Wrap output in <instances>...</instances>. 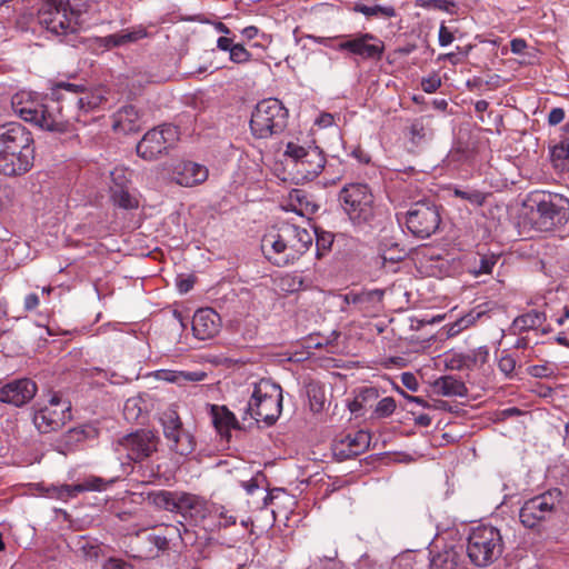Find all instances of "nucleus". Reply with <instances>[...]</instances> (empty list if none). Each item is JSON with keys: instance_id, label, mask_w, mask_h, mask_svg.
Here are the masks:
<instances>
[{"instance_id": "nucleus-41", "label": "nucleus", "mask_w": 569, "mask_h": 569, "mask_svg": "<svg viewBox=\"0 0 569 569\" xmlns=\"http://www.w3.org/2000/svg\"><path fill=\"white\" fill-rule=\"evenodd\" d=\"M308 397L311 410L313 412H320L323 409L326 402L323 392L319 388L311 386L308 389Z\"/></svg>"}, {"instance_id": "nucleus-27", "label": "nucleus", "mask_w": 569, "mask_h": 569, "mask_svg": "<svg viewBox=\"0 0 569 569\" xmlns=\"http://www.w3.org/2000/svg\"><path fill=\"white\" fill-rule=\"evenodd\" d=\"M435 391L443 397H465L468 389L463 381L453 376H442L433 382Z\"/></svg>"}, {"instance_id": "nucleus-61", "label": "nucleus", "mask_w": 569, "mask_h": 569, "mask_svg": "<svg viewBox=\"0 0 569 569\" xmlns=\"http://www.w3.org/2000/svg\"><path fill=\"white\" fill-rule=\"evenodd\" d=\"M150 541L153 542V545L160 550L167 549L169 545L167 537L159 535L151 536Z\"/></svg>"}, {"instance_id": "nucleus-38", "label": "nucleus", "mask_w": 569, "mask_h": 569, "mask_svg": "<svg viewBox=\"0 0 569 569\" xmlns=\"http://www.w3.org/2000/svg\"><path fill=\"white\" fill-rule=\"evenodd\" d=\"M143 413L141 400L139 398H129L123 406V416L128 421H137Z\"/></svg>"}, {"instance_id": "nucleus-23", "label": "nucleus", "mask_w": 569, "mask_h": 569, "mask_svg": "<svg viewBox=\"0 0 569 569\" xmlns=\"http://www.w3.org/2000/svg\"><path fill=\"white\" fill-rule=\"evenodd\" d=\"M208 169L192 161L179 163L173 172L174 181L182 187H193L208 179Z\"/></svg>"}, {"instance_id": "nucleus-37", "label": "nucleus", "mask_w": 569, "mask_h": 569, "mask_svg": "<svg viewBox=\"0 0 569 569\" xmlns=\"http://www.w3.org/2000/svg\"><path fill=\"white\" fill-rule=\"evenodd\" d=\"M483 315L482 311H470L466 316L461 317L457 321H455L450 328H449V335L455 336L458 335L460 331L467 329L471 325H473L481 316Z\"/></svg>"}, {"instance_id": "nucleus-54", "label": "nucleus", "mask_w": 569, "mask_h": 569, "mask_svg": "<svg viewBox=\"0 0 569 569\" xmlns=\"http://www.w3.org/2000/svg\"><path fill=\"white\" fill-rule=\"evenodd\" d=\"M194 284L193 277H179L177 279V288L180 293H187Z\"/></svg>"}, {"instance_id": "nucleus-26", "label": "nucleus", "mask_w": 569, "mask_h": 569, "mask_svg": "<svg viewBox=\"0 0 569 569\" xmlns=\"http://www.w3.org/2000/svg\"><path fill=\"white\" fill-rule=\"evenodd\" d=\"M211 420L214 428L229 437L230 429H241L236 416L226 406H210Z\"/></svg>"}, {"instance_id": "nucleus-36", "label": "nucleus", "mask_w": 569, "mask_h": 569, "mask_svg": "<svg viewBox=\"0 0 569 569\" xmlns=\"http://www.w3.org/2000/svg\"><path fill=\"white\" fill-rule=\"evenodd\" d=\"M551 158L555 167L561 168L562 170L569 169V136L553 147Z\"/></svg>"}, {"instance_id": "nucleus-12", "label": "nucleus", "mask_w": 569, "mask_h": 569, "mask_svg": "<svg viewBox=\"0 0 569 569\" xmlns=\"http://www.w3.org/2000/svg\"><path fill=\"white\" fill-rule=\"evenodd\" d=\"M71 419L70 402L53 395L46 402H38L33 412V425L41 433L59 430Z\"/></svg>"}, {"instance_id": "nucleus-33", "label": "nucleus", "mask_w": 569, "mask_h": 569, "mask_svg": "<svg viewBox=\"0 0 569 569\" xmlns=\"http://www.w3.org/2000/svg\"><path fill=\"white\" fill-rule=\"evenodd\" d=\"M111 200L116 206L122 209H133L138 207V200L130 194L128 186L118 184L110 187Z\"/></svg>"}, {"instance_id": "nucleus-29", "label": "nucleus", "mask_w": 569, "mask_h": 569, "mask_svg": "<svg viewBox=\"0 0 569 569\" xmlns=\"http://www.w3.org/2000/svg\"><path fill=\"white\" fill-rule=\"evenodd\" d=\"M289 206L299 216H309L318 211L319 204L303 190L295 189L289 196Z\"/></svg>"}, {"instance_id": "nucleus-45", "label": "nucleus", "mask_w": 569, "mask_h": 569, "mask_svg": "<svg viewBox=\"0 0 569 569\" xmlns=\"http://www.w3.org/2000/svg\"><path fill=\"white\" fill-rule=\"evenodd\" d=\"M80 550L82 555L89 560H98L101 556V548L98 545L91 543L88 540H80Z\"/></svg>"}, {"instance_id": "nucleus-52", "label": "nucleus", "mask_w": 569, "mask_h": 569, "mask_svg": "<svg viewBox=\"0 0 569 569\" xmlns=\"http://www.w3.org/2000/svg\"><path fill=\"white\" fill-rule=\"evenodd\" d=\"M438 40L441 47H447L455 40L453 33L445 26V23L440 24Z\"/></svg>"}, {"instance_id": "nucleus-34", "label": "nucleus", "mask_w": 569, "mask_h": 569, "mask_svg": "<svg viewBox=\"0 0 569 569\" xmlns=\"http://www.w3.org/2000/svg\"><path fill=\"white\" fill-rule=\"evenodd\" d=\"M353 10L356 12L362 13L367 18H371V17L393 18L397 14L396 9L392 6H382V4L366 6L362 3H356L353 7Z\"/></svg>"}, {"instance_id": "nucleus-51", "label": "nucleus", "mask_w": 569, "mask_h": 569, "mask_svg": "<svg viewBox=\"0 0 569 569\" xmlns=\"http://www.w3.org/2000/svg\"><path fill=\"white\" fill-rule=\"evenodd\" d=\"M84 437L83 430L79 428H71L68 430L66 435H63V441L66 446H71L73 443L80 442Z\"/></svg>"}, {"instance_id": "nucleus-15", "label": "nucleus", "mask_w": 569, "mask_h": 569, "mask_svg": "<svg viewBox=\"0 0 569 569\" xmlns=\"http://www.w3.org/2000/svg\"><path fill=\"white\" fill-rule=\"evenodd\" d=\"M178 139V131L174 127L162 126L153 128L144 133L137 144V154L147 161H153L166 153Z\"/></svg>"}, {"instance_id": "nucleus-13", "label": "nucleus", "mask_w": 569, "mask_h": 569, "mask_svg": "<svg viewBox=\"0 0 569 569\" xmlns=\"http://www.w3.org/2000/svg\"><path fill=\"white\" fill-rule=\"evenodd\" d=\"M440 222L439 208L429 199L413 202L406 213L408 230L421 239H427L439 229Z\"/></svg>"}, {"instance_id": "nucleus-28", "label": "nucleus", "mask_w": 569, "mask_h": 569, "mask_svg": "<svg viewBox=\"0 0 569 569\" xmlns=\"http://www.w3.org/2000/svg\"><path fill=\"white\" fill-rule=\"evenodd\" d=\"M180 491L156 490L148 493V501L157 509L177 513Z\"/></svg>"}, {"instance_id": "nucleus-40", "label": "nucleus", "mask_w": 569, "mask_h": 569, "mask_svg": "<svg viewBox=\"0 0 569 569\" xmlns=\"http://www.w3.org/2000/svg\"><path fill=\"white\" fill-rule=\"evenodd\" d=\"M396 408V400L392 397H385L377 403L375 415L378 418H387L395 412Z\"/></svg>"}, {"instance_id": "nucleus-31", "label": "nucleus", "mask_w": 569, "mask_h": 569, "mask_svg": "<svg viewBox=\"0 0 569 569\" xmlns=\"http://www.w3.org/2000/svg\"><path fill=\"white\" fill-rule=\"evenodd\" d=\"M158 377L167 382L183 386L187 382H198L204 380L207 378V373L204 371L161 370L158 372Z\"/></svg>"}, {"instance_id": "nucleus-25", "label": "nucleus", "mask_w": 569, "mask_h": 569, "mask_svg": "<svg viewBox=\"0 0 569 569\" xmlns=\"http://www.w3.org/2000/svg\"><path fill=\"white\" fill-rule=\"evenodd\" d=\"M113 130L126 134L140 130L139 112L133 106H124L114 114Z\"/></svg>"}, {"instance_id": "nucleus-58", "label": "nucleus", "mask_w": 569, "mask_h": 569, "mask_svg": "<svg viewBox=\"0 0 569 569\" xmlns=\"http://www.w3.org/2000/svg\"><path fill=\"white\" fill-rule=\"evenodd\" d=\"M40 303L39 297L37 293H29L24 298V310L26 311H33L38 308Z\"/></svg>"}, {"instance_id": "nucleus-44", "label": "nucleus", "mask_w": 569, "mask_h": 569, "mask_svg": "<svg viewBox=\"0 0 569 569\" xmlns=\"http://www.w3.org/2000/svg\"><path fill=\"white\" fill-rule=\"evenodd\" d=\"M455 196L469 201L472 204L481 206L485 201V196L478 190H461L456 189Z\"/></svg>"}, {"instance_id": "nucleus-32", "label": "nucleus", "mask_w": 569, "mask_h": 569, "mask_svg": "<svg viewBox=\"0 0 569 569\" xmlns=\"http://www.w3.org/2000/svg\"><path fill=\"white\" fill-rule=\"evenodd\" d=\"M545 320V313L537 310H531L527 313L517 317L512 322L511 329L515 331V333L535 330L541 327Z\"/></svg>"}, {"instance_id": "nucleus-3", "label": "nucleus", "mask_w": 569, "mask_h": 569, "mask_svg": "<svg viewBox=\"0 0 569 569\" xmlns=\"http://www.w3.org/2000/svg\"><path fill=\"white\" fill-rule=\"evenodd\" d=\"M34 159L31 132L19 122L0 126V173L14 177L28 172Z\"/></svg>"}, {"instance_id": "nucleus-8", "label": "nucleus", "mask_w": 569, "mask_h": 569, "mask_svg": "<svg viewBox=\"0 0 569 569\" xmlns=\"http://www.w3.org/2000/svg\"><path fill=\"white\" fill-rule=\"evenodd\" d=\"M342 210L355 226H365L375 218V196L367 183L352 182L339 192Z\"/></svg>"}, {"instance_id": "nucleus-39", "label": "nucleus", "mask_w": 569, "mask_h": 569, "mask_svg": "<svg viewBox=\"0 0 569 569\" xmlns=\"http://www.w3.org/2000/svg\"><path fill=\"white\" fill-rule=\"evenodd\" d=\"M315 233L317 252L318 256H321L330 250L335 236L329 231H319L318 229L315 230Z\"/></svg>"}, {"instance_id": "nucleus-24", "label": "nucleus", "mask_w": 569, "mask_h": 569, "mask_svg": "<svg viewBox=\"0 0 569 569\" xmlns=\"http://www.w3.org/2000/svg\"><path fill=\"white\" fill-rule=\"evenodd\" d=\"M148 36L147 29L142 26L123 29L118 33L101 38L100 42L106 48H116L134 43Z\"/></svg>"}, {"instance_id": "nucleus-17", "label": "nucleus", "mask_w": 569, "mask_h": 569, "mask_svg": "<svg viewBox=\"0 0 569 569\" xmlns=\"http://www.w3.org/2000/svg\"><path fill=\"white\" fill-rule=\"evenodd\" d=\"M157 445L158 438L150 430H140L119 440V446L127 450L128 458L133 461L150 457L157 450Z\"/></svg>"}, {"instance_id": "nucleus-56", "label": "nucleus", "mask_w": 569, "mask_h": 569, "mask_svg": "<svg viewBox=\"0 0 569 569\" xmlns=\"http://www.w3.org/2000/svg\"><path fill=\"white\" fill-rule=\"evenodd\" d=\"M565 119V111L561 108H553L548 116V122L551 126L559 124Z\"/></svg>"}, {"instance_id": "nucleus-11", "label": "nucleus", "mask_w": 569, "mask_h": 569, "mask_svg": "<svg viewBox=\"0 0 569 569\" xmlns=\"http://www.w3.org/2000/svg\"><path fill=\"white\" fill-rule=\"evenodd\" d=\"M39 23L54 34L73 33L79 27V13L69 9L63 0H50L38 12Z\"/></svg>"}, {"instance_id": "nucleus-22", "label": "nucleus", "mask_w": 569, "mask_h": 569, "mask_svg": "<svg viewBox=\"0 0 569 569\" xmlns=\"http://www.w3.org/2000/svg\"><path fill=\"white\" fill-rule=\"evenodd\" d=\"M383 295V290L373 289L359 293H347L345 300L347 303L353 305L363 315L372 316L381 309Z\"/></svg>"}, {"instance_id": "nucleus-5", "label": "nucleus", "mask_w": 569, "mask_h": 569, "mask_svg": "<svg viewBox=\"0 0 569 569\" xmlns=\"http://www.w3.org/2000/svg\"><path fill=\"white\" fill-rule=\"evenodd\" d=\"M563 513V493L560 489L552 488L526 500L519 510V520L528 529L540 530L545 523L560 518Z\"/></svg>"}, {"instance_id": "nucleus-20", "label": "nucleus", "mask_w": 569, "mask_h": 569, "mask_svg": "<svg viewBox=\"0 0 569 569\" xmlns=\"http://www.w3.org/2000/svg\"><path fill=\"white\" fill-rule=\"evenodd\" d=\"M211 512L208 501L194 493L180 491L177 513L198 523Z\"/></svg>"}, {"instance_id": "nucleus-62", "label": "nucleus", "mask_w": 569, "mask_h": 569, "mask_svg": "<svg viewBox=\"0 0 569 569\" xmlns=\"http://www.w3.org/2000/svg\"><path fill=\"white\" fill-rule=\"evenodd\" d=\"M402 383L410 390L415 391L417 389V380L412 373L405 372L402 373Z\"/></svg>"}, {"instance_id": "nucleus-63", "label": "nucleus", "mask_w": 569, "mask_h": 569, "mask_svg": "<svg viewBox=\"0 0 569 569\" xmlns=\"http://www.w3.org/2000/svg\"><path fill=\"white\" fill-rule=\"evenodd\" d=\"M526 48L527 43L522 39H512L510 42V49L513 53H522Z\"/></svg>"}, {"instance_id": "nucleus-64", "label": "nucleus", "mask_w": 569, "mask_h": 569, "mask_svg": "<svg viewBox=\"0 0 569 569\" xmlns=\"http://www.w3.org/2000/svg\"><path fill=\"white\" fill-rule=\"evenodd\" d=\"M259 30L257 27L254 26H249V27H246L243 30H242V36L248 39V40H251L253 38L257 37Z\"/></svg>"}, {"instance_id": "nucleus-30", "label": "nucleus", "mask_w": 569, "mask_h": 569, "mask_svg": "<svg viewBox=\"0 0 569 569\" xmlns=\"http://www.w3.org/2000/svg\"><path fill=\"white\" fill-rule=\"evenodd\" d=\"M430 569H465V560L458 551L448 549L431 558Z\"/></svg>"}, {"instance_id": "nucleus-19", "label": "nucleus", "mask_w": 569, "mask_h": 569, "mask_svg": "<svg viewBox=\"0 0 569 569\" xmlns=\"http://www.w3.org/2000/svg\"><path fill=\"white\" fill-rule=\"evenodd\" d=\"M37 385L28 378L16 379L0 388V401L21 407L28 403L37 393Z\"/></svg>"}, {"instance_id": "nucleus-35", "label": "nucleus", "mask_w": 569, "mask_h": 569, "mask_svg": "<svg viewBox=\"0 0 569 569\" xmlns=\"http://www.w3.org/2000/svg\"><path fill=\"white\" fill-rule=\"evenodd\" d=\"M497 259L498 258L495 254H478L473 258L468 270L476 277L489 274L491 273L493 266L497 263Z\"/></svg>"}, {"instance_id": "nucleus-55", "label": "nucleus", "mask_w": 569, "mask_h": 569, "mask_svg": "<svg viewBox=\"0 0 569 569\" xmlns=\"http://www.w3.org/2000/svg\"><path fill=\"white\" fill-rule=\"evenodd\" d=\"M343 36H337V37H318L313 34H307V38L315 41L316 43L326 46V47H332V41L340 40L342 41Z\"/></svg>"}, {"instance_id": "nucleus-21", "label": "nucleus", "mask_w": 569, "mask_h": 569, "mask_svg": "<svg viewBox=\"0 0 569 569\" xmlns=\"http://www.w3.org/2000/svg\"><path fill=\"white\" fill-rule=\"evenodd\" d=\"M220 317L213 309H199L192 318V331L194 337L199 340L213 338L220 330Z\"/></svg>"}, {"instance_id": "nucleus-59", "label": "nucleus", "mask_w": 569, "mask_h": 569, "mask_svg": "<svg viewBox=\"0 0 569 569\" xmlns=\"http://www.w3.org/2000/svg\"><path fill=\"white\" fill-rule=\"evenodd\" d=\"M529 372L533 377L543 378L552 375V370L547 366H532Z\"/></svg>"}, {"instance_id": "nucleus-14", "label": "nucleus", "mask_w": 569, "mask_h": 569, "mask_svg": "<svg viewBox=\"0 0 569 569\" xmlns=\"http://www.w3.org/2000/svg\"><path fill=\"white\" fill-rule=\"evenodd\" d=\"M160 422L164 438L172 451L180 456H188L194 450V438L183 428L182 421L173 408H168L161 413Z\"/></svg>"}, {"instance_id": "nucleus-18", "label": "nucleus", "mask_w": 569, "mask_h": 569, "mask_svg": "<svg viewBox=\"0 0 569 569\" xmlns=\"http://www.w3.org/2000/svg\"><path fill=\"white\" fill-rule=\"evenodd\" d=\"M370 440V433L365 430L347 433L335 440L332 445L333 455L339 460L353 458L369 448Z\"/></svg>"}, {"instance_id": "nucleus-42", "label": "nucleus", "mask_w": 569, "mask_h": 569, "mask_svg": "<svg viewBox=\"0 0 569 569\" xmlns=\"http://www.w3.org/2000/svg\"><path fill=\"white\" fill-rule=\"evenodd\" d=\"M54 496L58 499L68 500L69 498L76 497L78 493L82 492V488H80V483L77 485H62L59 487L52 488Z\"/></svg>"}, {"instance_id": "nucleus-53", "label": "nucleus", "mask_w": 569, "mask_h": 569, "mask_svg": "<svg viewBox=\"0 0 569 569\" xmlns=\"http://www.w3.org/2000/svg\"><path fill=\"white\" fill-rule=\"evenodd\" d=\"M216 511L219 513V518L222 520L220 523L223 527H230L236 523V517L226 510L224 507H219Z\"/></svg>"}, {"instance_id": "nucleus-9", "label": "nucleus", "mask_w": 569, "mask_h": 569, "mask_svg": "<svg viewBox=\"0 0 569 569\" xmlns=\"http://www.w3.org/2000/svg\"><path fill=\"white\" fill-rule=\"evenodd\" d=\"M288 110L274 98L263 99L257 103L250 119V129L258 139H267L284 130Z\"/></svg>"}, {"instance_id": "nucleus-7", "label": "nucleus", "mask_w": 569, "mask_h": 569, "mask_svg": "<svg viewBox=\"0 0 569 569\" xmlns=\"http://www.w3.org/2000/svg\"><path fill=\"white\" fill-rule=\"evenodd\" d=\"M503 552V540L500 531L491 526L473 528L467 543V556L480 568L497 561Z\"/></svg>"}, {"instance_id": "nucleus-57", "label": "nucleus", "mask_w": 569, "mask_h": 569, "mask_svg": "<svg viewBox=\"0 0 569 569\" xmlns=\"http://www.w3.org/2000/svg\"><path fill=\"white\" fill-rule=\"evenodd\" d=\"M111 179H112V186L111 187H117L118 184L127 186V183H128V179L126 177V171L122 170V169H114L111 172Z\"/></svg>"}, {"instance_id": "nucleus-60", "label": "nucleus", "mask_w": 569, "mask_h": 569, "mask_svg": "<svg viewBox=\"0 0 569 569\" xmlns=\"http://www.w3.org/2000/svg\"><path fill=\"white\" fill-rule=\"evenodd\" d=\"M233 40L228 37H220L217 41V47L222 51H231L232 47H234Z\"/></svg>"}, {"instance_id": "nucleus-4", "label": "nucleus", "mask_w": 569, "mask_h": 569, "mask_svg": "<svg viewBox=\"0 0 569 569\" xmlns=\"http://www.w3.org/2000/svg\"><path fill=\"white\" fill-rule=\"evenodd\" d=\"M282 411V389L269 379H261L252 385L249 400L238 408L243 421L252 419L256 422L273 425Z\"/></svg>"}, {"instance_id": "nucleus-43", "label": "nucleus", "mask_w": 569, "mask_h": 569, "mask_svg": "<svg viewBox=\"0 0 569 569\" xmlns=\"http://www.w3.org/2000/svg\"><path fill=\"white\" fill-rule=\"evenodd\" d=\"M417 6L425 9H433L450 12L455 6L450 0H417Z\"/></svg>"}, {"instance_id": "nucleus-1", "label": "nucleus", "mask_w": 569, "mask_h": 569, "mask_svg": "<svg viewBox=\"0 0 569 569\" xmlns=\"http://www.w3.org/2000/svg\"><path fill=\"white\" fill-rule=\"evenodd\" d=\"M107 90H88L81 84L58 82L50 97L41 101L28 92L17 93L12 98L14 113L27 122L57 132L76 129V123H87L82 119L88 112L99 109L107 101Z\"/></svg>"}, {"instance_id": "nucleus-16", "label": "nucleus", "mask_w": 569, "mask_h": 569, "mask_svg": "<svg viewBox=\"0 0 569 569\" xmlns=\"http://www.w3.org/2000/svg\"><path fill=\"white\" fill-rule=\"evenodd\" d=\"M337 50L348 51L363 60H380L385 52V43L372 33L345 36L337 44Z\"/></svg>"}, {"instance_id": "nucleus-2", "label": "nucleus", "mask_w": 569, "mask_h": 569, "mask_svg": "<svg viewBox=\"0 0 569 569\" xmlns=\"http://www.w3.org/2000/svg\"><path fill=\"white\" fill-rule=\"evenodd\" d=\"M312 241L313 236L308 229L282 223L263 234L261 250L271 263L284 267L297 261L310 248Z\"/></svg>"}, {"instance_id": "nucleus-47", "label": "nucleus", "mask_w": 569, "mask_h": 569, "mask_svg": "<svg viewBox=\"0 0 569 569\" xmlns=\"http://www.w3.org/2000/svg\"><path fill=\"white\" fill-rule=\"evenodd\" d=\"M229 58L234 63H244L251 59V53L242 44L237 43L229 52Z\"/></svg>"}, {"instance_id": "nucleus-50", "label": "nucleus", "mask_w": 569, "mask_h": 569, "mask_svg": "<svg viewBox=\"0 0 569 569\" xmlns=\"http://www.w3.org/2000/svg\"><path fill=\"white\" fill-rule=\"evenodd\" d=\"M498 367L506 376H511L516 368V359L510 355H505L500 358Z\"/></svg>"}, {"instance_id": "nucleus-6", "label": "nucleus", "mask_w": 569, "mask_h": 569, "mask_svg": "<svg viewBox=\"0 0 569 569\" xmlns=\"http://www.w3.org/2000/svg\"><path fill=\"white\" fill-rule=\"evenodd\" d=\"M531 220L535 229L552 231L569 220V199L560 193L536 191L531 194Z\"/></svg>"}, {"instance_id": "nucleus-10", "label": "nucleus", "mask_w": 569, "mask_h": 569, "mask_svg": "<svg viewBox=\"0 0 569 569\" xmlns=\"http://www.w3.org/2000/svg\"><path fill=\"white\" fill-rule=\"evenodd\" d=\"M283 156L287 163H292L296 178L302 181H311L317 178L326 164L322 150L316 146H303L289 141Z\"/></svg>"}, {"instance_id": "nucleus-46", "label": "nucleus", "mask_w": 569, "mask_h": 569, "mask_svg": "<svg viewBox=\"0 0 569 569\" xmlns=\"http://www.w3.org/2000/svg\"><path fill=\"white\" fill-rule=\"evenodd\" d=\"M108 482L99 477H89L80 483L83 491H102L107 488Z\"/></svg>"}, {"instance_id": "nucleus-48", "label": "nucleus", "mask_w": 569, "mask_h": 569, "mask_svg": "<svg viewBox=\"0 0 569 569\" xmlns=\"http://www.w3.org/2000/svg\"><path fill=\"white\" fill-rule=\"evenodd\" d=\"M441 86V79L437 76H430L421 80V89L427 93L436 92Z\"/></svg>"}, {"instance_id": "nucleus-49", "label": "nucleus", "mask_w": 569, "mask_h": 569, "mask_svg": "<svg viewBox=\"0 0 569 569\" xmlns=\"http://www.w3.org/2000/svg\"><path fill=\"white\" fill-rule=\"evenodd\" d=\"M409 133L412 142H417L426 136L425 124L421 119H417L411 123L409 127Z\"/></svg>"}]
</instances>
